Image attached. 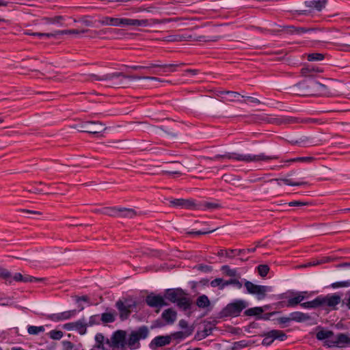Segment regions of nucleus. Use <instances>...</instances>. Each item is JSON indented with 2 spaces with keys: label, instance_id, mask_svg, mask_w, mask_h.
<instances>
[{
  "label": "nucleus",
  "instance_id": "nucleus-1",
  "mask_svg": "<svg viewBox=\"0 0 350 350\" xmlns=\"http://www.w3.org/2000/svg\"><path fill=\"white\" fill-rule=\"evenodd\" d=\"M170 19L159 20V19H132L126 18H113L110 16H103L99 19L98 22L103 25H110L114 27H126V26H140L148 27L152 26L156 24H161L170 21Z\"/></svg>",
  "mask_w": 350,
  "mask_h": 350
},
{
  "label": "nucleus",
  "instance_id": "nucleus-2",
  "mask_svg": "<svg viewBox=\"0 0 350 350\" xmlns=\"http://www.w3.org/2000/svg\"><path fill=\"white\" fill-rule=\"evenodd\" d=\"M280 157L278 155H266L265 153L258 154H241L237 152H227L224 154H215L213 157H207L206 160L216 161L219 159H229L242 161L244 163L267 161L270 160H276Z\"/></svg>",
  "mask_w": 350,
  "mask_h": 350
},
{
  "label": "nucleus",
  "instance_id": "nucleus-3",
  "mask_svg": "<svg viewBox=\"0 0 350 350\" xmlns=\"http://www.w3.org/2000/svg\"><path fill=\"white\" fill-rule=\"evenodd\" d=\"M294 87L301 91L299 94L301 95L329 96L330 94L327 85L315 80L303 81L295 85Z\"/></svg>",
  "mask_w": 350,
  "mask_h": 350
},
{
  "label": "nucleus",
  "instance_id": "nucleus-4",
  "mask_svg": "<svg viewBox=\"0 0 350 350\" xmlns=\"http://www.w3.org/2000/svg\"><path fill=\"white\" fill-rule=\"evenodd\" d=\"M178 64H154V63H148L144 66H139V65H124L126 68H131L134 70H147L149 71L150 74L152 75H159L161 72H174L176 71V68L178 66Z\"/></svg>",
  "mask_w": 350,
  "mask_h": 350
},
{
  "label": "nucleus",
  "instance_id": "nucleus-5",
  "mask_svg": "<svg viewBox=\"0 0 350 350\" xmlns=\"http://www.w3.org/2000/svg\"><path fill=\"white\" fill-rule=\"evenodd\" d=\"M247 303L242 299H235L234 301L227 304L218 314L219 318L229 317H238L241 312L247 308Z\"/></svg>",
  "mask_w": 350,
  "mask_h": 350
},
{
  "label": "nucleus",
  "instance_id": "nucleus-6",
  "mask_svg": "<svg viewBox=\"0 0 350 350\" xmlns=\"http://www.w3.org/2000/svg\"><path fill=\"white\" fill-rule=\"evenodd\" d=\"M341 301V296L337 293H329L326 295L317 296L318 308L325 310H335L337 305Z\"/></svg>",
  "mask_w": 350,
  "mask_h": 350
},
{
  "label": "nucleus",
  "instance_id": "nucleus-7",
  "mask_svg": "<svg viewBox=\"0 0 350 350\" xmlns=\"http://www.w3.org/2000/svg\"><path fill=\"white\" fill-rule=\"evenodd\" d=\"M126 333L124 330H117L113 333L110 339L106 340V345L110 350L120 349L124 350L126 348Z\"/></svg>",
  "mask_w": 350,
  "mask_h": 350
},
{
  "label": "nucleus",
  "instance_id": "nucleus-8",
  "mask_svg": "<svg viewBox=\"0 0 350 350\" xmlns=\"http://www.w3.org/2000/svg\"><path fill=\"white\" fill-rule=\"evenodd\" d=\"M244 286L249 294L256 295L258 300H262L265 298L267 292L272 291V287L269 286L258 285L252 283L250 281L243 280Z\"/></svg>",
  "mask_w": 350,
  "mask_h": 350
},
{
  "label": "nucleus",
  "instance_id": "nucleus-9",
  "mask_svg": "<svg viewBox=\"0 0 350 350\" xmlns=\"http://www.w3.org/2000/svg\"><path fill=\"white\" fill-rule=\"evenodd\" d=\"M81 131L88 133L94 136H98L105 130L104 125L98 121H86L80 125Z\"/></svg>",
  "mask_w": 350,
  "mask_h": 350
},
{
  "label": "nucleus",
  "instance_id": "nucleus-10",
  "mask_svg": "<svg viewBox=\"0 0 350 350\" xmlns=\"http://www.w3.org/2000/svg\"><path fill=\"white\" fill-rule=\"evenodd\" d=\"M350 344V338L343 333H339L336 336L335 340H327L323 342V346L327 348L345 347Z\"/></svg>",
  "mask_w": 350,
  "mask_h": 350
},
{
  "label": "nucleus",
  "instance_id": "nucleus-11",
  "mask_svg": "<svg viewBox=\"0 0 350 350\" xmlns=\"http://www.w3.org/2000/svg\"><path fill=\"white\" fill-rule=\"evenodd\" d=\"M122 77L126 79H130V80H140V79H147V80H151V81H160V79L155 77H149V76H139V75H126L123 72H112V73H108L107 75L105 77V79H122Z\"/></svg>",
  "mask_w": 350,
  "mask_h": 350
},
{
  "label": "nucleus",
  "instance_id": "nucleus-12",
  "mask_svg": "<svg viewBox=\"0 0 350 350\" xmlns=\"http://www.w3.org/2000/svg\"><path fill=\"white\" fill-rule=\"evenodd\" d=\"M170 204L176 208L196 210L197 202L192 198H178L170 200Z\"/></svg>",
  "mask_w": 350,
  "mask_h": 350
},
{
  "label": "nucleus",
  "instance_id": "nucleus-13",
  "mask_svg": "<svg viewBox=\"0 0 350 350\" xmlns=\"http://www.w3.org/2000/svg\"><path fill=\"white\" fill-rule=\"evenodd\" d=\"M145 301L148 306L159 309L163 306H168V304L165 301L163 296L155 295L152 293L146 296Z\"/></svg>",
  "mask_w": 350,
  "mask_h": 350
},
{
  "label": "nucleus",
  "instance_id": "nucleus-14",
  "mask_svg": "<svg viewBox=\"0 0 350 350\" xmlns=\"http://www.w3.org/2000/svg\"><path fill=\"white\" fill-rule=\"evenodd\" d=\"M77 314L76 310H67L59 313L44 314L46 319L51 320L54 322H59L68 320L75 317Z\"/></svg>",
  "mask_w": 350,
  "mask_h": 350
},
{
  "label": "nucleus",
  "instance_id": "nucleus-15",
  "mask_svg": "<svg viewBox=\"0 0 350 350\" xmlns=\"http://www.w3.org/2000/svg\"><path fill=\"white\" fill-rule=\"evenodd\" d=\"M185 295L182 288H168L164 293V297L172 303H176L182 295Z\"/></svg>",
  "mask_w": 350,
  "mask_h": 350
},
{
  "label": "nucleus",
  "instance_id": "nucleus-16",
  "mask_svg": "<svg viewBox=\"0 0 350 350\" xmlns=\"http://www.w3.org/2000/svg\"><path fill=\"white\" fill-rule=\"evenodd\" d=\"M296 174V171L292 170L286 174V177L284 178H275V181L278 183L279 185H282V183L289 185V186H301L306 185L308 183L304 181H294L292 178L288 177Z\"/></svg>",
  "mask_w": 350,
  "mask_h": 350
},
{
  "label": "nucleus",
  "instance_id": "nucleus-17",
  "mask_svg": "<svg viewBox=\"0 0 350 350\" xmlns=\"http://www.w3.org/2000/svg\"><path fill=\"white\" fill-rule=\"evenodd\" d=\"M116 306L120 312V318L121 320H125L128 319L131 312V304H125L122 300H118Z\"/></svg>",
  "mask_w": 350,
  "mask_h": 350
},
{
  "label": "nucleus",
  "instance_id": "nucleus-18",
  "mask_svg": "<svg viewBox=\"0 0 350 350\" xmlns=\"http://www.w3.org/2000/svg\"><path fill=\"white\" fill-rule=\"evenodd\" d=\"M222 206L221 204L219 203L218 200H215L213 202H207V201H201L198 202L196 204V210H216L221 208Z\"/></svg>",
  "mask_w": 350,
  "mask_h": 350
},
{
  "label": "nucleus",
  "instance_id": "nucleus-19",
  "mask_svg": "<svg viewBox=\"0 0 350 350\" xmlns=\"http://www.w3.org/2000/svg\"><path fill=\"white\" fill-rule=\"evenodd\" d=\"M28 283V282H39L44 280V278H36L29 275H22L21 273H16L12 278V281Z\"/></svg>",
  "mask_w": 350,
  "mask_h": 350
},
{
  "label": "nucleus",
  "instance_id": "nucleus-20",
  "mask_svg": "<svg viewBox=\"0 0 350 350\" xmlns=\"http://www.w3.org/2000/svg\"><path fill=\"white\" fill-rule=\"evenodd\" d=\"M72 33H76V34L79 33V31L77 29L57 30V31H54L53 32L50 33H36V35H38L40 38H57L58 37V36L72 34Z\"/></svg>",
  "mask_w": 350,
  "mask_h": 350
},
{
  "label": "nucleus",
  "instance_id": "nucleus-21",
  "mask_svg": "<svg viewBox=\"0 0 350 350\" xmlns=\"http://www.w3.org/2000/svg\"><path fill=\"white\" fill-rule=\"evenodd\" d=\"M306 293V292H298L294 297H288L287 301V308H295L299 304H301L306 298V296L304 294Z\"/></svg>",
  "mask_w": 350,
  "mask_h": 350
},
{
  "label": "nucleus",
  "instance_id": "nucleus-22",
  "mask_svg": "<svg viewBox=\"0 0 350 350\" xmlns=\"http://www.w3.org/2000/svg\"><path fill=\"white\" fill-rule=\"evenodd\" d=\"M107 75V74L104 75L101 77L94 75V78L96 81H106L110 82L112 86L117 87H124L126 85L125 79L122 77V79H105V77Z\"/></svg>",
  "mask_w": 350,
  "mask_h": 350
},
{
  "label": "nucleus",
  "instance_id": "nucleus-23",
  "mask_svg": "<svg viewBox=\"0 0 350 350\" xmlns=\"http://www.w3.org/2000/svg\"><path fill=\"white\" fill-rule=\"evenodd\" d=\"M171 342V336H156L151 342L150 347L152 348L153 345L156 347H163L169 345Z\"/></svg>",
  "mask_w": 350,
  "mask_h": 350
},
{
  "label": "nucleus",
  "instance_id": "nucleus-24",
  "mask_svg": "<svg viewBox=\"0 0 350 350\" xmlns=\"http://www.w3.org/2000/svg\"><path fill=\"white\" fill-rule=\"evenodd\" d=\"M291 321H295L297 323H301L310 320V316L306 313H304L299 311H295L291 312L290 314Z\"/></svg>",
  "mask_w": 350,
  "mask_h": 350
},
{
  "label": "nucleus",
  "instance_id": "nucleus-25",
  "mask_svg": "<svg viewBox=\"0 0 350 350\" xmlns=\"http://www.w3.org/2000/svg\"><path fill=\"white\" fill-rule=\"evenodd\" d=\"M161 317L167 324H172L176 319V312L173 309L168 308L163 312Z\"/></svg>",
  "mask_w": 350,
  "mask_h": 350
},
{
  "label": "nucleus",
  "instance_id": "nucleus-26",
  "mask_svg": "<svg viewBox=\"0 0 350 350\" xmlns=\"http://www.w3.org/2000/svg\"><path fill=\"white\" fill-rule=\"evenodd\" d=\"M327 3V0H313L306 1V5L308 8L321 11L325 7Z\"/></svg>",
  "mask_w": 350,
  "mask_h": 350
},
{
  "label": "nucleus",
  "instance_id": "nucleus-27",
  "mask_svg": "<svg viewBox=\"0 0 350 350\" xmlns=\"http://www.w3.org/2000/svg\"><path fill=\"white\" fill-rule=\"evenodd\" d=\"M193 332V327L188 328L184 332H176L171 334V339L181 340L191 336Z\"/></svg>",
  "mask_w": 350,
  "mask_h": 350
},
{
  "label": "nucleus",
  "instance_id": "nucleus-28",
  "mask_svg": "<svg viewBox=\"0 0 350 350\" xmlns=\"http://www.w3.org/2000/svg\"><path fill=\"white\" fill-rule=\"evenodd\" d=\"M177 306L179 308L182 309L184 311H187L190 309L191 301L189 298L185 297V295H182L176 302Z\"/></svg>",
  "mask_w": 350,
  "mask_h": 350
},
{
  "label": "nucleus",
  "instance_id": "nucleus-29",
  "mask_svg": "<svg viewBox=\"0 0 350 350\" xmlns=\"http://www.w3.org/2000/svg\"><path fill=\"white\" fill-rule=\"evenodd\" d=\"M118 211L119 213L118 217L133 218L137 215L136 211L133 208L119 207Z\"/></svg>",
  "mask_w": 350,
  "mask_h": 350
},
{
  "label": "nucleus",
  "instance_id": "nucleus-30",
  "mask_svg": "<svg viewBox=\"0 0 350 350\" xmlns=\"http://www.w3.org/2000/svg\"><path fill=\"white\" fill-rule=\"evenodd\" d=\"M334 336V332L332 330H325L323 328H321V329L317 332L316 338L318 340H329V338Z\"/></svg>",
  "mask_w": 350,
  "mask_h": 350
},
{
  "label": "nucleus",
  "instance_id": "nucleus-31",
  "mask_svg": "<svg viewBox=\"0 0 350 350\" xmlns=\"http://www.w3.org/2000/svg\"><path fill=\"white\" fill-rule=\"evenodd\" d=\"M96 345L94 347L102 350H110L108 345L105 343V337L102 334H97L95 336Z\"/></svg>",
  "mask_w": 350,
  "mask_h": 350
},
{
  "label": "nucleus",
  "instance_id": "nucleus-32",
  "mask_svg": "<svg viewBox=\"0 0 350 350\" xmlns=\"http://www.w3.org/2000/svg\"><path fill=\"white\" fill-rule=\"evenodd\" d=\"M139 338L137 337V335L131 332L128 341H126V346H128L130 349H135L139 347Z\"/></svg>",
  "mask_w": 350,
  "mask_h": 350
},
{
  "label": "nucleus",
  "instance_id": "nucleus-33",
  "mask_svg": "<svg viewBox=\"0 0 350 350\" xmlns=\"http://www.w3.org/2000/svg\"><path fill=\"white\" fill-rule=\"evenodd\" d=\"M263 311L262 307H254L245 310L244 314L248 317L256 316V319H258V317L260 316Z\"/></svg>",
  "mask_w": 350,
  "mask_h": 350
},
{
  "label": "nucleus",
  "instance_id": "nucleus-34",
  "mask_svg": "<svg viewBox=\"0 0 350 350\" xmlns=\"http://www.w3.org/2000/svg\"><path fill=\"white\" fill-rule=\"evenodd\" d=\"M220 95L228 101H234L240 96V94L233 91H221Z\"/></svg>",
  "mask_w": 350,
  "mask_h": 350
},
{
  "label": "nucleus",
  "instance_id": "nucleus-35",
  "mask_svg": "<svg viewBox=\"0 0 350 350\" xmlns=\"http://www.w3.org/2000/svg\"><path fill=\"white\" fill-rule=\"evenodd\" d=\"M132 332L137 335L139 340L146 338L149 334L148 329L145 325L141 326L137 330L133 331Z\"/></svg>",
  "mask_w": 350,
  "mask_h": 350
},
{
  "label": "nucleus",
  "instance_id": "nucleus-36",
  "mask_svg": "<svg viewBox=\"0 0 350 350\" xmlns=\"http://www.w3.org/2000/svg\"><path fill=\"white\" fill-rule=\"evenodd\" d=\"M301 71V73L304 75H310L313 72H323V70L313 65H308L305 67H303Z\"/></svg>",
  "mask_w": 350,
  "mask_h": 350
},
{
  "label": "nucleus",
  "instance_id": "nucleus-37",
  "mask_svg": "<svg viewBox=\"0 0 350 350\" xmlns=\"http://www.w3.org/2000/svg\"><path fill=\"white\" fill-rule=\"evenodd\" d=\"M219 36H196L193 38L194 41H198V42H217L220 39Z\"/></svg>",
  "mask_w": 350,
  "mask_h": 350
},
{
  "label": "nucleus",
  "instance_id": "nucleus-38",
  "mask_svg": "<svg viewBox=\"0 0 350 350\" xmlns=\"http://www.w3.org/2000/svg\"><path fill=\"white\" fill-rule=\"evenodd\" d=\"M270 333H271L274 340H278L280 341H284L287 338V335L282 330L272 329L270 331Z\"/></svg>",
  "mask_w": 350,
  "mask_h": 350
},
{
  "label": "nucleus",
  "instance_id": "nucleus-39",
  "mask_svg": "<svg viewBox=\"0 0 350 350\" xmlns=\"http://www.w3.org/2000/svg\"><path fill=\"white\" fill-rule=\"evenodd\" d=\"M315 160L313 157H300L288 159L285 161V163H296V162H304V163H312Z\"/></svg>",
  "mask_w": 350,
  "mask_h": 350
},
{
  "label": "nucleus",
  "instance_id": "nucleus-40",
  "mask_svg": "<svg viewBox=\"0 0 350 350\" xmlns=\"http://www.w3.org/2000/svg\"><path fill=\"white\" fill-rule=\"evenodd\" d=\"M118 208L119 207H105L102 209L101 212L103 214L109 215L111 217H116L118 216Z\"/></svg>",
  "mask_w": 350,
  "mask_h": 350
},
{
  "label": "nucleus",
  "instance_id": "nucleus-41",
  "mask_svg": "<svg viewBox=\"0 0 350 350\" xmlns=\"http://www.w3.org/2000/svg\"><path fill=\"white\" fill-rule=\"evenodd\" d=\"M196 304L199 308H206L210 305V301L205 295H200L198 297Z\"/></svg>",
  "mask_w": 350,
  "mask_h": 350
},
{
  "label": "nucleus",
  "instance_id": "nucleus-42",
  "mask_svg": "<svg viewBox=\"0 0 350 350\" xmlns=\"http://www.w3.org/2000/svg\"><path fill=\"white\" fill-rule=\"evenodd\" d=\"M100 317L103 324L113 323L116 320L113 313L111 312H104Z\"/></svg>",
  "mask_w": 350,
  "mask_h": 350
},
{
  "label": "nucleus",
  "instance_id": "nucleus-43",
  "mask_svg": "<svg viewBox=\"0 0 350 350\" xmlns=\"http://www.w3.org/2000/svg\"><path fill=\"white\" fill-rule=\"evenodd\" d=\"M87 326H88V323H85V319L79 320L78 321L75 323V328L81 334H83L85 333Z\"/></svg>",
  "mask_w": 350,
  "mask_h": 350
},
{
  "label": "nucleus",
  "instance_id": "nucleus-44",
  "mask_svg": "<svg viewBox=\"0 0 350 350\" xmlns=\"http://www.w3.org/2000/svg\"><path fill=\"white\" fill-rule=\"evenodd\" d=\"M260 336L264 337V338L262 341V345L263 346H266V347L269 346L274 341V339L273 338L272 334H271V333H270V331L264 332Z\"/></svg>",
  "mask_w": 350,
  "mask_h": 350
},
{
  "label": "nucleus",
  "instance_id": "nucleus-45",
  "mask_svg": "<svg viewBox=\"0 0 350 350\" xmlns=\"http://www.w3.org/2000/svg\"><path fill=\"white\" fill-rule=\"evenodd\" d=\"M45 330L44 326L29 325L27 327V332L30 335H38Z\"/></svg>",
  "mask_w": 350,
  "mask_h": 350
},
{
  "label": "nucleus",
  "instance_id": "nucleus-46",
  "mask_svg": "<svg viewBox=\"0 0 350 350\" xmlns=\"http://www.w3.org/2000/svg\"><path fill=\"white\" fill-rule=\"evenodd\" d=\"M325 58V55L320 53H312L307 55V59L309 62H319L322 61Z\"/></svg>",
  "mask_w": 350,
  "mask_h": 350
},
{
  "label": "nucleus",
  "instance_id": "nucleus-47",
  "mask_svg": "<svg viewBox=\"0 0 350 350\" xmlns=\"http://www.w3.org/2000/svg\"><path fill=\"white\" fill-rule=\"evenodd\" d=\"M46 23L49 24H59L62 25L64 18L62 16H56L54 17H48L45 18Z\"/></svg>",
  "mask_w": 350,
  "mask_h": 350
},
{
  "label": "nucleus",
  "instance_id": "nucleus-48",
  "mask_svg": "<svg viewBox=\"0 0 350 350\" xmlns=\"http://www.w3.org/2000/svg\"><path fill=\"white\" fill-rule=\"evenodd\" d=\"M221 271H222L223 273L227 276L235 277L237 275V269H230L228 265H223L221 267Z\"/></svg>",
  "mask_w": 350,
  "mask_h": 350
},
{
  "label": "nucleus",
  "instance_id": "nucleus-49",
  "mask_svg": "<svg viewBox=\"0 0 350 350\" xmlns=\"http://www.w3.org/2000/svg\"><path fill=\"white\" fill-rule=\"evenodd\" d=\"M258 273L262 278H265L268 274L270 269L267 265H259L257 267Z\"/></svg>",
  "mask_w": 350,
  "mask_h": 350
},
{
  "label": "nucleus",
  "instance_id": "nucleus-50",
  "mask_svg": "<svg viewBox=\"0 0 350 350\" xmlns=\"http://www.w3.org/2000/svg\"><path fill=\"white\" fill-rule=\"evenodd\" d=\"M225 280L222 278H215L211 282L212 287H218L219 289L223 290L225 288Z\"/></svg>",
  "mask_w": 350,
  "mask_h": 350
},
{
  "label": "nucleus",
  "instance_id": "nucleus-51",
  "mask_svg": "<svg viewBox=\"0 0 350 350\" xmlns=\"http://www.w3.org/2000/svg\"><path fill=\"white\" fill-rule=\"evenodd\" d=\"M216 229H204L202 230H197V231H189L187 232V234L190 237L197 236V235H203L211 233L214 232Z\"/></svg>",
  "mask_w": 350,
  "mask_h": 350
},
{
  "label": "nucleus",
  "instance_id": "nucleus-52",
  "mask_svg": "<svg viewBox=\"0 0 350 350\" xmlns=\"http://www.w3.org/2000/svg\"><path fill=\"white\" fill-rule=\"evenodd\" d=\"M300 306L304 308H317V297L312 301L301 303Z\"/></svg>",
  "mask_w": 350,
  "mask_h": 350
},
{
  "label": "nucleus",
  "instance_id": "nucleus-53",
  "mask_svg": "<svg viewBox=\"0 0 350 350\" xmlns=\"http://www.w3.org/2000/svg\"><path fill=\"white\" fill-rule=\"evenodd\" d=\"M0 277L5 279L6 281L10 283L12 282V275L11 273L6 269L1 268L0 269Z\"/></svg>",
  "mask_w": 350,
  "mask_h": 350
},
{
  "label": "nucleus",
  "instance_id": "nucleus-54",
  "mask_svg": "<svg viewBox=\"0 0 350 350\" xmlns=\"http://www.w3.org/2000/svg\"><path fill=\"white\" fill-rule=\"evenodd\" d=\"M230 284L234 285L238 289L241 288L242 286H243L242 282H241L237 279H234V278H231L228 280H225V284H224L225 287Z\"/></svg>",
  "mask_w": 350,
  "mask_h": 350
},
{
  "label": "nucleus",
  "instance_id": "nucleus-55",
  "mask_svg": "<svg viewBox=\"0 0 350 350\" xmlns=\"http://www.w3.org/2000/svg\"><path fill=\"white\" fill-rule=\"evenodd\" d=\"M62 344L63 345L64 350H80V349L79 347H76L70 341L63 340L62 342Z\"/></svg>",
  "mask_w": 350,
  "mask_h": 350
},
{
  "label": "nucleus",
  "instance_id": "nucleus-56",
  "mask_svg": "<svg viewBox=\"0 0 350 350\" xmlns=\"http://www.w3.org/2000/svg\"><path fill=\"white\" fill-rule=\"evenodd\" d=\"M100 317L99 314L92 315L90 317L89 322L88 323V326H92L94 325H99L100 323Z\"/></svg>",
  "mask_w": 350,
  "mask_h": 350
},
{
  "label": "nucleus",
  "instance_id": "nucleus-57",
  "mask_svg": "<svg viewBox=\"0 0 350 350\" xmlns=\"http://www.w3.org/2000/svg\"><path fill=\"white\" fill-rule=\"evenodd\" d=\"M310 139L306 136H301L299 138L296 139V142H294L295 144H297L299 146H306L307 144L309 142Z\"/></svg>",
  "mask_w": 350,
  "mask_h": 350
},
{
  "label": "nucleus",
  "instance_id": "nucleus-58",
  "mask_svg": "<svg viewBox=\"0 0 350 350\" xmlns=\"http://www.w3.org/2000/svg\"><path fill=\"white\" fill-rule=\"evenodd\" d=\"M49 335L53 340H59L63 336V332L60 330L53 329L49 333Z\"/></svg>",
  "mask_w": 350,
  "mask_h": 350
},
{
  "label": "nucleus",
  "instance_id": "nucleus-59",
  "mask_svg": "<svg viewBox=\"0 0 350 350\" xmlns=\"http://www.w3.org/2000/svg\"><path fill=\"white\" fill-rule=\"evenodd\" d=\"M276 320L277 322L282 325V327H285L287 325V324L291 321L290 315L288 317H279Z\"/></svg>",
  "mask_w": 350,
  "mask_h": 350
},
{
  "label": "nucleus",
  "instance_id": "nucleus-60",
  "mask_svg": "<svg viewBox=\"0 0 350 350\" xmlns=\"http://www.w3.org/2000/svg\"><path fill=\"white\" fill-rule=\"evenodd\" d=\"M331 286L333 288H340V287H348V286H350V280L334 282L331 284Z\"/></svg>",
  "mask_w": 350,
  "mask_h": 350
},
{
  "label": "nucleus",
  "instance_id": "nucleus-61",
  "mask_svg": "<svg viewBox=\"0 0 350 350\" xmlns=\"http://www.w3.org/2000/svg\"><path fill=\"white\" fill-rule=\"evenodd\" d=\"M331 260L330 257H323L320 260H317L313 261L312 262H310L308 266H314L317 265H321L323 263L328 262Z\"/></svg>",
  "mask_w": 350,
  "mask_h": 350
},
{
  "label": "nucleus",
  "instance_id": "nucleus-62",
  "mask_svg": "<svg viewBox=\"0 0 350 350\" xmlns=\"http://www.w3.org/2000/svg\"><path fill=\"white\" fill-rule=\"evenodd\" d=\"M178 37H179L178 39H172L171 40H174V41L193 40V38H195L196 36H193L191 34L185 33L181 36H178Z\"/></svg>",
  "mask_w": 350,
  "mask_h": 350
},
{
  "label": "nucleus",
  "instance_id": "nucleus-63",
  "mask_svg": "<svg viewBox=\"0 0 350 350\" xmlns=\"http://www.w3.org/2000/svg\"><path fill=\"white\" fill-rule=\"evenodd\" d=\"M212 327H205L200 333H198V334L200 335L201 338H205L212 334Z\"/></svg>",
  "mask_w": 350,
  "mask_h": 350
},
{
  "label": "nucleus",
  "instance_id": "nucleus-64",
  "mask_svg": "<svg viewBox=\"0 0 350 350\" xmlns=\"http://www.w3.org/2000/svg\"><path fill=\"white\" fill-rule=\"evenodd\" d=\"M317 29L315 28H306V27H297V35H299V34H302V33H308V32H310V31H316Z\"/></svg>",
  "mask_w": 350,
  "mask_h": 350
}]
</instances>
